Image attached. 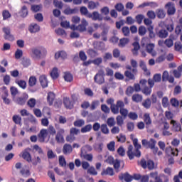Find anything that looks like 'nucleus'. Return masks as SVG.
Returning <instances> with one entry per match:
<instances>
[{"label": "nucleus", "mask_w": 182, "mask_h": 182, "mask_svg": "<svg viewBox=\"0 0 182 182\" xmlns=\"http://www.w3.org/2000/svg\"><path fill=\"white\" fill-rule=\"evenodd\" d=\"M42 53L44 56H46V53H48V50H46V48H41V50L38 48H31V56L33 59H40Z\"/></svg>", "instance_id": "1"}, {"label": "nucleus", "mask_w": 182, "mask_h": 182, "mask_svg": "<svg viewBox=\"0 0 182 182\" xmlns=\"http://www.w3.org/2000/svg\"><path fill=\"white\" fill-rule=\"evenodd\" d=\"M89 25V23L86 21V19L82 18L81 21V24L78 25L77 26L75 25H72L70 26V29L73 31H79L80 32H85L86 31V27Z\"/></svg>", "instance_id": "2"}, {"label": "nucleus", "mask_w": 182, "mask_h": 182, "mask_svg": "<svg viewBox=\"0 0 182 182\" xmlns=\"http://www.w3.org/2000/svg\"><path fill=\"white\" fill-rule=\"evenodd\" d=\"M94 80L97 85H103V83H105V71L103 70H100L95 75Z\"/></svg>", "instance_id": "3"}, {"label": "nucleus", "mask_w": 182, "mask_h": 182, "mask_svg": "<svg viewBox=\"0 0 182 182\" xmlns=\"http://www.w3.org/2000/svg\"><path fill=\"white\" fill-rule=\"evenodd\" d=\"M140 165L143 168H149V170H154V168H156V165L154 164V162L151 160H149L146 161L145 159H142L140 162Z\"/></svg>", "instance_id": "4"}, {"label": "nucleus", "mask_w": 182, "mask_h": 182, "mask_svg": "<svg viewBox=\"0 0 182 182\" xmlns=\"http://www.w3.org/2000/svg\"><path fill=\"white\" fill-rule=\"evenodd\" d=\"M28 99H29V95L26 93H24L23 96L20 97H13L14 102L20 106H23V105L26 103V100H28Z\"/></svg>", "instance_id": "5"}, {"label": "nucleus", "mask_w": 182, "mask_h": 182, "mask_svg": "<svg viewBox=\"0 0 182 182\" xmlns=\"http://www.w3.org/2000/svg\"><path fill=\"white\" fill-rule=\"evenodd\" d=\"M19 157H21V159H23V160H26L28 163H31L32 161V156L29 151H28V149L22 151L19 154Z\"/></svg>", "instance_id": "6"}, {"label": "nucleus", "mask_w": 182, "mask_h": 182, "mask_svg": "<svg viewBox=\"0 0 182 182\" xmlns=\"http://www.w3.org/2000/svg\"><path fill=\"white\" fill-rule=\"evenodd\" d=\"M65 133V129L60 128L58 130L55 135V140L58 143H64L65 139H63V134Z\"/></svg>", "instance_id": "7"}, {"label": "nucleus", "mask_w": 182, "mask_h": 182, "mask_svg": "<svg viewBox=\"0 0 182 182\" xmlns=\"http://www.w3.org/2000/svg\"><path fill=\"white\" fill-rule=\"evenodd\" d=\"M168 15H174L176 14V6L171 2H168L165 5Z\"/></svg>", "instance_id": "8"}, {"label": "nucleus", "mask_w": 182, "mask_h": 182, "mask_svg": "<svg viewBox=\"0 0 182 182\" xmlns=\"http://www.w3.org/2000/svg\"><path fill=\"white\" fill-rule=\"evenodd\" d=\"M133 144L136 149L135 150V157H140L141 156V152L139 151V149H141V145L139 144V139H133Z\"/></svg>", "instance_id": "9"}, {"label": "nucleus", "mask_w": 182, "mask_h": 182, "mask_svg": "<svg viewBox=\"0 0 182 182\" xmlns=\"http://www.w3.org/2000/svg\"><path fill=\"white\" fill-rule=\"evenodd\" d=\"M28 31L31 33H36V32L41 31V27L37 23H33L30 25Z\"/></svg>", "instance_id": "10"}, {"label": "nucleus", "mask_w": 182, "mask_h": 182, "mask_svg": "<svg viewBox=\"0 0 182 182\" xmlns=\"http://www.w3.org/2000/svg\"><path fill=\"white\" fill-rule=\"evenodd\" d=\"M146 48V51L148 52V53L151 55V56H156V55H157V53L154 50V43L147 44Z\"/></svg>", "instance_id": "11"}, {"label": "nucleus", "mask_w": 182, "mask_h": 182, "mask_svg": "<svg viewBox=\"0 0 182 182\" xmlns=\"http://www.w3.org/2000/svg\"><path fill=\"white\" fill-rule=\"evenodd\" d=\"M171 124L173 125L172 130L173 132H181V124L178 123L176 121L172 119L171 120Z\"/></svg>", "instance_id": "12"}, {"label": "nucleus", "mask_w": 182, "mask_h": 182, "mask_svg": "<svg viewBox=\"0 0 182 182\" xmlns=\"http://www.w3.org/2000/svg\"><path fill=\"white\" fill-rule=\"evenodd\" d=\"M49 133L48 132V129H43L41 130L40 134H38V137L40 139V141H45V139L48 137Z\"/></svg>", "instance_id": "13"}, {"label": "nucleus", "mask_w": 182, "mask_h": 182, "mask_svg": "<svg viewBox=\"0 0 182 182\" xmlns=\"http://www.w3.org/2000/svg\"><path fill=\"white\" fill-rule=\"evenodd\" d=\"M119 180H124L126 182H132L133 181V176L129 173H122L119 176Z\"/></svg>", "instance_id": "14"}, {"label": "nucleus", "mask_w": 182, "mask_h": 182, "mask_svg": "<svg viewBox=\"0 0 182 182\" xmlns=\"http://www.w3.org/2000/svg\"><path fill=\"white\" fill-rule=\"evenodd\" d=\"M61 58V59H66L68 58V53H65L64 50L58 51L55 53V59L58 60Z\"/></svg>", "instance_id": "15"}, {"label": "nucleus", "mask_w": 182, "mask_h": 182, "mask_svg": "<svg viewBox=\"0 0 182 182\" xmlns=\"http://www.w3.org/2000/svg\"><path fill=\"white\" fill-rule=\"evenodd\" d=\"M63 105L66 109H72L73 107V103L68 97L63 98Z\"/></svg>", "instance_id": "16"}, {"label": "nucleus", "mask_w": 182, "mask_h": 182, "mask_svg": "<svg viewBox=\"0 0 182 182\" xmlns=\"http://www.w3.org/2000/svg\"><path fill=\"white\" fill-rule=\"evenodd\" d=\"M136 151L133 152V146L129 145L128 147L127 156L129 160H133L136 156Z\"/></svg>", "instance_id": "17"}, {"label": "nucleus", "mask_w": 182, "mask_h": 182, "mask_svg": "<svg viewBox=\"0 0 182 182\" xmlns=\"http://www.w3.org/2000/svg\"><path fill=\"white\" fill-rule=\"evenodd\" d=\"M166 154H172V156H178V149H174L171 146H169L166 149Z\"/></svg>", "instance_id": "18"}, {"label": "nucleus", "mask_w": 182, "mask_h": 182, "mask_svg": "<svg viewBox=\"0 0 182 182\" xmlns=\"http://www.w3.org/2000/svg\"><path fill=\"white\" fill-rule=\"evenodd\" d=\"M73 151V148L70 144H65L63 149V153L64 154H70V153Z\"/></svg>", "instance_id": "19"}, {"label": "nucleus", "mask_w": 182, "mask_h": 182, "mask_svg": "<svg viewBox=\"0 0 182 182\" xmlns=\"http://www.w3.org/2000/svg\"><path fill=\"white\" fill-rule=\"evenodd\" d=\"M39 80L42 87H48V78H46V75H41Z\"/></svg>", "instance_id": "20"}, {"label": "nucleus", "mask_w": 182, "mask_h": 182, "mask_svg": "<svg viewBox=\"0 0 182 182\" xmlns=\"http://www.w3.org/2000/svg\"><path fill=\"white\" fill-rule=\"evenodd\" d=\"M114 172H113V169L110 167H108L106 170H103L101 173V176H113Z\"/></svg>", "instance_id": "21"}, {"label": "nucleus", "mask_w": 182, "mask_h": 182, "mask_svg": "<svg viewBox=\"0 0 182 182\" xmlns=\"http://www.w3.org/2000/svg\"><path fill=\"white\" fill-rule=\"evenodd\" d=\"M92 150H93L92 146L87 144L81 148V154L89 153V151H92Z\"/></svg>", "instance_id": "22"}, {"label": "nucleus", "mask_w": 182, "mask_h": 182, "mask_svg": "<svg viewBox=\"0 0 182 182\" xmlns=\"http://www.w3.org/2000/svg\"><path fill=\"white\" fill-rule=\"evenodd\" d=\"M133 46H134V49H132V53L135 56H137V55L139 53H138L139 49H140V44H139V43H137V42H134L133 43Z\"/></svg>", "instance_id": "23"}, {"label": "nucleus", "mask_w": 182, "mask_h": 182, "mask_svg": "<svg viewBox=\"0 0 182 182\" xmlns=\"http://www.w3.org/2000/svg\"><path fill=\"white\" fill-rule=\"evenodd\" d=\"M102 20H103V17L102 16V15H100V14H99V12L94 11L92 13V21H102Z\"/></svg>", "instance_id": "24"}, {"label": "nucleus", "mask_w": 182, "mask_h": 182, "mask_svg": "<svg viewBox=\"0 0 182 182\" xmlns=\"http://www.w3.org/2000/svg\"><path fill=\"white\" fill-rule=\"evenodd\" d=\"M129 42H130V40L127 38H121L119 43V48H124Z\"/></svg>", "instance_id": "25"}, {"label": "nucleus", "mask_w": 182, "mask_h": 182, "mask_svg": "<svg viewBox=\"0 0 182 182\" xmlns=\"http://www.w3.org/2000/svg\"><path fill=\"white\" fill-rule=\"evenodd\" d=\"M47 99L50 106H52L53 105V100H55V94L53 92H49Z\"/></svg>", "instance_id": "26"}, {"label": "nucleus", "mask_w": 182, "mask_h": 182, "mask_svg": "<svg viewBox=\"0 0 182 182\" xmlns=\"http://www.w3.org/2000/svg\"><path fill=\"white\" fill-rule=\"evenodd\" d=\"M150 177H151V178H154L155 182H163L161 178L159 177V173L157 172H151L150 173Z\"/></svg>", "instance_id": "27"}, {"label": "nucleus", "mask_w": 182, "mask_h": 182, "mask_svg": "<svg viewBox=\"0 0 182 182\" xmlns=\"http://www.w3.org/2000/svg\"><path fill=\"white\" fill-rule=\"evenodd\" d=\"M16 83L21 89H23V90L26 89V81L23 80H16Z\"/></svg>", "instance_id": "28"}, {"label": "nucleus", "mask_w": 182, "mask_h": 182, "mask_svg": "<svg viewBox=\"0 0 182 182\" xmlns=\"http://www.w3.org/2000/svg\"><path fill=\"white\" fill-rule=\"evenodd\" d=\"M50 76L53 80L58 79V77H59V73L58 72V69L56 68H53L50 72Z\"/></svg>", "instance_id": "29"}, {"label": "nucleus", "mask_w": 182, "mask_h": 182, "mask_svg": "<svg viewBox=\"0 0 182 182\" xmlns=\"http://www.w3.org/2000/svg\"><path fill=\"white\" fill-rule=\"evenodd\" d=\"M19 14L22 18H26V16H28V8L23 6L19 12Z\"/></svg>", "instance_id": "30"}, {"label": "nucleus", "mask_w": 182, "mask_h": 182, "mask_svg": "<svg viewBox=\"0 0 182 182\" xmlns=\"http://www.w3.org/2000/svg\"><path fill=\"white\" fill-rule=\"evenodd\" d=\"M132 100L133 102H136V103H139L143 100V96L139 94H135L132 96Z\"/></svg>", "instance_id": "31"}, {"label": "nucleus", "mask_w": 182, "mask_h": 182, "mask_svg": "<svg viewBox=\"0 0 182 182\" xmlns=\"http://www.w3.org/2000/svg\"><path fill=\"white\" fill-rule=\"evenodd\" d=\"M145 6H157V4L154 2H145L138 6L137 8H145Z\"/></svg>", "instance_id": "32"}, {"label": "nucleus", "mask_w": 182, "mask_h": 182, "mask_svg": "<svg viewBox=\"0 0 182 182\" xmlns=\"http://www.w3.org/2000/svg\"><path fill=\"white\" fill-rule=\"evenodd\" d=\"M144 121L146 124H151V118H150V114L145 113L144 114Z\"/></svg>", "instance_id": "33"}, {"label": "nucleus", "mask_w": 182, "mask_h": 182, "mask_svg": "<svg viewBox=\"0 0 182 182\" xmlns=\"http://www.w3.org/2000/svg\"><path fill=\"white\" fill-rule=\"evenodd\" d=\"M81 157L87 161H92L93 160V155L92 154H81Z\"/></svg>", "instance_id": "34"}, {"label": "nucleus", "mask_w": 182, "mask_h": 182, "mask_svg": "<svg viewBox=\"0 0 182 182\" xmlns=\"http://www.w3.org/2000/svg\"><path fill=\"white\" fill-rule=\"evenodd\" d=\"M64 79L65 82H72V80H73V75H72L70 73H65Z\"/></svg>", "instance_id": "35"}, {"label": "nucleus", "mask_w": 182, "mask_h": 182, "mask_svg": "<svg viewBox=\"0 0 182 182\" xmlns=\"http://www.w3.org/2000/svg\"><path fill=\"white\" fill-rule=\"evenodd\" d=\"M107 124H108L109 127H113V126L116 125V121L114 117H109L107 120Z\"/></svg>", "instance_id": "36"}, {"label": "nucleus", "mask_w": 182, "mask_h": 182, "mask_svg": "<svg viewBox=\"0 0 182 182\" xmlns=\"http://www.w3.org/2000/svg\"><path fill=\"white\" fill-rule=\"evenodd\" d=\"M10 92L13 98L15 97V96H16L17 95H19V91L18 90V88L15 87H11L10 88Z\"/></svg>", "instance_id": "37"}, {"label": "nucleus", "mask_w": 182, "mask_h": 182, "mask_svg": "<svg viewBox=\"0 0 182 182\" xmlns=\"http://www.w3.org/2000/svg\"><path fill=\"white\" fill-rule=\"evenodd\" d=\"M139 66L140 68H141L142 70H144V72H145L146 75H150V71L147 70V67L146 66V63L144 62L141 61Z\"/></svg>", "instance_id": "38"}, {"label": "nucleus", "mask_w": 182, "mask_h": 182, "mask_svg": "<svg viewBox=\"0 0 182 182\" xmlns=\"http://www.w3.org/2000/svg\"><path fill=\"white\" fill-rule=\"evenodd\" d=\"M0 95L1 97L9 96L8 90L6 89V87H2L0 89Z\"/></svg>", "instance_id": "39"}, {"label": "nucleus", "mask_w": 182, "mask_h": 182, "mask_svg": "<svg viewBox=\"0 0 182 182\" xmlns=\"http://www.w3.org/2000/svg\"><path fill=\"white\" fill-rule=\"evenodd\" d=\"M13 121L14 122V123H16V124H22V118L19 115H14L13 117Z\"/></svg>", "instance_id": "40"}, {"label": "nucleus", "mask_w": 182, "mask_h": 182, "mask_svg": "<svg viewBox=\"0 0 182 182\" xmlns=\"http://www.w3.org/2000/svg\"><path fill=\"white\" fill-rule=\"evenodd\" d=\"M27 105L28 107H30L31 108H33L35 107V106L36 105V100H35V98H31L28 102Z\"/></svg>", "instance_id": "41"}, {"label": "nucleus", "mask_w": 182, "mask_h": 182, "mask_svg": "<svg viewBox=\"0 0 182 182\" xmlns=\"http://www.w3.org/2000/svg\"><path fill=\"white\" fill-rule=\"evenodd\" d=\"M101 132L104 134H109V133H110V131L109 130V128L107 127V125H106V124L101 125Z\"/></svg>", "instance_id": "42"}, {"label": "nucleus", "mask_w": 182, "mask_h": 182, "mask_svg": "<svg viewBox=\"0 0 182 182\" xmlns=\"http://www.w3.org/2000/svg\"><path fill=\"white\" fill-rule=\"evenodd\" d=\"M28 85L31 87L35 86V85H36V77H34V76L30 77L28 80Z\"/></svg>", "instance_id": "43"}, {"label": "nucleus", "mask_w": 182, "mask_h": 182, "mask_svg": "<svg viewBox=\"0 0 182 182\" xmlns=\"http://www.w3.org/2000/svg\"><path fill=\"white\" fill-rule=\"evenodd\" d=\"M117 126H123L124 123V120L123 119V117L121 115H118L116 118Z\"/></svg>", "instance_id": "44"}, {"label": "nucleus", "mask_w": 182, "mask_h": 182, "mask_svg": "<svg viewBox=\"0 0 182 182\" xmlns=\"http://www.w3.org/2000/svg\"><path fill=\"white\" fill-rule=\"evenodd\" d=\"M88 174H91V176H97V171L95 168V167L91 166L87 169Z\"/></svg>", "instance_id": "45"}, {"label": "nucleus", "mask_w": 182, "mask_h": 182, "mask_svg": "<svg viewBox=\"0 0 182 182\" xmlns=\"http://www.w3.org/2000/svg\"><path fill=\"white\" fill-rule=\"evenodd\" d=\"M142 105L145 109H150V107L151 106V101L150 99H146L144 102H142Z\"/></svg>", "instance_id": "46"}, {"label": "nucleus", "mask_w": 182, "mask_h": 182, "mask_svg": "<svg viewBox=\"0 0 182 182\" xmlns=\"http://www.w3.org/2000/svg\"><path fill=\"white\" fill-rule=\"evenodd\" d=\"M59 164L61 167H66V159L63 156H59Z\"/></svg>", "instance_id": "47"}, {"label": "nucleus", "mask_w": 182, "mask_h": 182, "mask_svg": "<svg viewBox=\"0 0 182 182\" xmlns=\"http://www.w3.org/2000/svg\"><path fill=\"white\" fill-rule=\"evenodd\" d=\"M23 55V51H22V50L21 49H17L15 52V58L21 59Z\"/></svg>", "instance_id": "48"}, {"label": "nucleus", "mask_w": 182, "mask_h": 182, "mask_svg": "<svg viewBox=\"0 0 182 182\" xmlns=\"http://www.w3.org/2000/svg\"><path fill=\"white\" fill-rule=\"evenodd\" d=\"M159 38H167L168 36V33L166 30H161L158 33Z\"/></svg>", "instance_id": "49"}, {"label": "nucleus", "mask_w": 182, "mask_h": 182, "mask_svg": "<svg viewBox=\"0 0 182 182\" xmlns=\"http://www.w3.org/2000/svg\"><path fill=\"white\" fill-rule=\"evenodd\" d=\"M111 108V112H112V113L114 114H119V107L117 105H113L110 107Z\"/></svg>", "instance_id": "50"}, {"label": "nucleus", "mask_w": 182, "mask_h": 182, "mask_svg": "<svg viewBox=\"0 0 182 182\" xmlns=\"http://www.w3.org/2000/svg\"><path fill=\"white\" fill-rule=\"evenodd\" d=\"M146 32H147L146 27L141 26L139 28V35H140L141 36H144V35H146Z\"/></svg>", "instance_id": "51"}, {"label": "nucleus", "mask_w": 182, "mask_h": 182, "mask_svg": "<svg viewBox=\"0 0 182 182\" xmlns=\"http://www.w3.org/2000/svg\"><path fill=\"white\" fill-rule=\"evenodd\" d=\"M119 113L123 117H127V116H129V110L126 108H121Z\"/></svg>", "instance_id": "52"}, {"label": "nucleus", "mask_w": 182, "mask_h": 182, "mask_svg": "<svg viewBox=\"0 0 182 182\" xmlns=\"http://www.w3.org/2000/svg\"><path fill=\"white\" fill-rule=\"evenodd\" d=\"M92 124H88L86 125L85 127H82L81 129V132L82 133H87L88 132H90L92 130Z\"/></svg>", "instance_id": "53"}, {"label": "nucleus", "mask_w": 182, "mask_h": 182, "mask_svg": "<svg viewBox=\"0 0 182 182\" xmlns=\"http://www.w3.org/2000/svg\"><path fill=\"white\" fill-rule=\"evenodd\" d=\"M156 15H157V17L159 18L160 19H163L164 18L166 17V13L161 9H159L157 11Z\"/></svg>", "instance_id": "54"}, {"label": "nucleus", "mask_w": 182, "mask_h": 182, "mask_svg": "<svg viewBox=\"0 0 182 182\" xmlns=\"http://www.w3.org/2000/svg\"><path fill=\"white\" fill-rule=\"evenodd\" d=\"M175 50L176 52H182V45L180 42H176L174 44Z\"/></svg>", "instance_id": "55"}, {"label": "nucleus", "mask_w": 182, "mask_h": 182, "mask_svg": "<svg viewBox=\"0 0 182 182\" xmlns=\"http://www.w3.org/2000/svg\"><path fill=\"white\" fill-rule=\"evenodd\" d=\"M97 6H99V3H95L94 1L88 2L89 9H95V8H97Z\"/></svg>", "instance_id": "56"}, {"label": "nucleus", "mask_w": 182, "mask_h": 182, "mask_svg": "<svg viewBox=\"0 0 182 182\" xmlns=\"http://www.w3.org/2000/svg\"><path fill=\"white\" fill-rule=\"evenodd\" d=\"M55 33L59 36H66V31L62 28H58L55 30Z\"/></svg>", "instance_id": "57"}, {"label": "nucleus", "mask_w": 182, "mask_h": 182, "mask_svg": "<svg viewBox=\"0 0 182 182\" xmlns=\"http://www.w3.org/2000/svg\"><path fill=\"white\" fill-rule=\"evenodd\" d=\"M129 119H131V120H137V118L139 117V115L136 112H129L128 114Z\"/></svg>", "instance_id": "58"}, {"label": "nucleus", "mask_w": 182, "mask_h": 182, "mask_svg": "<svg viewBox=\"0 0 182 182\" xmlns=\"http://www.w3.org/2000/svg\"><path fill=\"white\" fill-rule=\"evenodd\" d=\"M142 92L144 93V95H146V96H149L151 95V88L149 87H145L142 90Z\"/></svg>", "instance_id": "59"}, {"label": "nucleus", "mask_w": 182, "mask_h": 182, "mask_svg": "<svg viewBox=\"0 0 182 182\" xmlns=\"http://www.w3.org/2000/svg\"><path fill=\"white\" fill-rule=\"evenodd\" d=\"M85 124V120L83 119H78L74 122V126L76 127H82Z\"/></svg>", "instance_id": "60"}, {"label": "nucleus", "mask_w": 182, "mask_h": 182, "mask_svg": "<svg viewBox=\"0 0 182 182\" xmlns=\"http://www.w3.org/2000/svg\"><path fill=\"white\" fill-rule=\"evenodd\" d=\"M87 55H90V56H91V58H95V56H97V51H95L93 49H89L87 51Z\"/></svg>", "instance_id": "61"}, {"label": "nucleus", "mask_w": 182, "mask_h": 182, "mask_svg": "<svg viewBox=\"0 0 182 182\" xmlns=\"http://www.w3.org/2000/svg\"><path fill=\"white\" fill-rule=\"evenodd\" d=\"M47 132H48L49 134H51L52 136H55L56 134V129H55V127L53 126H49V127L47 129Z\"/></svg>", "instance_id": "62"}, {"label": "nucleus", "mask_w": 182, "mask_h": 182, "mask_svg": "<svg viewBox=\"0 0 182 182\" xmlns=\"http://www.w3.org/2000/svg\"><path fill=\"white\" fill-rule=\"evenodd\" d=\"M100 105V102L99 101H93L90 107L91 110H95Z\"/></svg>", "instance_id": "63"}, {"label": "nucleus", "mask_w": 182, "mask_h": 182, "mask_svg": "<svg viewBox=\"0 0 182 182\" xmlns=\"http://www.w3.org/2000/svg\"><path fill=\"white\" fill-rule=\"evenodd\" d=\"M2 15H3L4 19H8L11 18V13H9L8 10L3 11Z\"/></svg>", "instance_id": "64"}]
</instances>
